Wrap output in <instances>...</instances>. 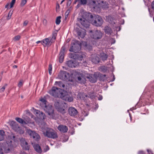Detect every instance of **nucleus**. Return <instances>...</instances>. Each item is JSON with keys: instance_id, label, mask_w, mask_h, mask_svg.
Segmentation results:
<instances>
[{"instance_id": "f257e3e1", "label": "nucleus", "mask_w": 154, "mask_h": 154, "mask_svg": "<svg viewBox=\"0 0 154 154\" xmlns=\"http://www.w3.org/2000/svg\"><path fill=\"white\" fill-rule=\"evenodd\" d=\"M40 127L41 131L45 137L52 139H56L58 137L56 131L53 129L48 127L45 122L42 123Z\"/></svg>"}, {"instance_id": "f03ea898", "label": "nucleus", "mask_w": 154, "mask_h": 154, "mask_svg": "<svg viewBox=\"0 0 154 154\" xmlns=\"http://www.w3.org/2000/svg\"><path fill=\"white\" fill-rule=\"evenodd\" d=\"M86 15L88 16V20L93 25L99 26L103 23L102 18L98 15H95L94 17L90 13H87Z\"/></svg>"}, {"instance_id": "7ed1b4c3", "label": "nucleus", "mask_w": 154, "mask_h": 154, "mask_svg": "<svg viewBox=\"0 0 154 154\" xmlns=\"http://www.w3.org/2000/svg\"><path fill=\"white\" fill-rule=\"evenodd\" d=\"M40 100L42 103V107L45 112L48 113V117L50 119H55L56 117L55 115L54 112L53 107L51 105L47 106L45 99L42 98L40 99Z\"/></svg>"}, {"instance_id": "20e7f679", "label": "nucleus", "mask_w": 154, "mask_h": 154, "mask_svg": "<svg viewBox=\"0 0 154 154\" xmlns=\"http://www.w3.org/2000/svg\"><path fill=\"white\" fill-rule=\"evenodd\" d=\"M12 148V146L11 143L9 144L7 142H4L0 143V148L1 150H0V154H4L3 152L7 153L10 151V149Z\"/></svg>"}, {"instance_id": "39448f33", "label": "nucleus", "mask_w": 154, "mask_h": 154, "mask_svg": "<svg viewBox=\"0 0 154 154\" xmlns=\"http://www.w3.org/2000/svg\"><path fill=\"white\" fill-rule=\"evenodd\" d=\"M72 45L69 51L75 53L78 52L81 48V45L77 42L74 41L72 42Z\"/></svg>"}, {"instance_id": "423d86ee", "label": "nucleus", "mask_w": 154, "mask_h": 154, "mask_svg": "<svg viewBox=\"0 0 154 154\" xmlns=\"http://www.w3.org/2000/svg\"><path fill=\"white\" fill-rule=\"evenodd\" d=\"M62 92L61 89L56 87H53L49 91V93L52 96L55 97H60Z\"/></svg>"}, {"instance_id": "0eeeda50", "label": "nucleus", "mask_w": 154, "mask_h": 154, "mask_svg": "<svg viewBox=\"0 0 154 154\" xmlns=\"http://www.w3.org/2000/svg\"><path fill=\"white\" fill-rule=\"evenodd\" d=\"M12 128L13 129L20 134H23L24 131L19 126L18 124L14 121H12L11 123Z\"/></svg>"}, {"instance_id": "6e6552de", "label": "nucleus", "mask_w": 154, "mask_h": 154, "mask_svg": "<svg viewBox=\"0 0 154 154\" xmlns=\"http://www.w3.org/2000/svg\"><path fill=\"white\" fill-rule=\"evenodd\" d=\"M86 16V18H85L83 17L78 18V21L80 23L81 25L84 27L87 28L90 25L89 20H88V16Z\"/></svg>"}, {"instance_id": "1a4fd4ad", "label": "nucleus", "mask_w": 154, "mask_h": 154, "mask_svg": "<svg viewBox=\"0 0 154 154\" xmlns=\"http://www.w3.org/2000/svg\"><path fill=\"white\" fill-rule=\"evenodd\" d=\"M89 32L92 33L91 37L94 39H99L102 38V33L100 31L96 30L93 32L92 30H90Z\"/></svg>"}, {"instance_id": "9d476101", "label": "nucleus", "mask_w": 154, "mask_h": 154, "mask_svg": "<svg viewBox=\"0 0 154 154\" xmlns=\"http://www.w3.org/2000/svg\"><path fill=\"white\" fill-rule=\"evenodd\" d=\"M20 145L23 149L25 150H29L30 145L27 142V140L24 138H21L20 140Z\"/></svg>"}, {"instance_id": "9b49d317", "label": "nucleus", "mask_w": 154, "mask_h": 154, "mask_svg": "<svg viewBox=\"0 0 154 154\" xmlns=\"http://www.w3.org/2000/svg\"><path fill=\"white\" fill-rule=\"evenodd\" d=\"M54 106L57 110L60 112H63L64 111L62 108V103L59 100H57L55 101Z\"/></svg>"}, {"instance_id": "f8f14e48", "label": "nucleus", "mask_w": 154, "mask_h": 154, "mask_svg": "<svg viewBox=\"0 0 154 154\" xmlns=\"http://www.w3.org/2000/svg\"><path fill=\"white\" fill-rule=\"evenodd\" d=\"M27 133L31 137H32L36 140H38L40 138L39 135L35 131L29 130L27 131Z\"/></svg>"}, {"instance_id": "ddd939ff", "label": "nucleus", "mask_w": 154, "mask_h": 154, "mask_svg": "<svg viewBox=\"0 0 154 154\" xmlns=\"http://www.w3.org/2000/svg\"><path fill=\"white\" fill-rule=\"evenodd\" d=\"M70 57L75 60H82L83 58V56L82 54L80 53L75 54L74 53H71L70 55Z\"/></svg>"}, {"instance_id": "4468645a", "label": "nucleus", "mask_w": 154, "mask_h": 154, "mask_svg": "<svg viewBox=\"0 0 154 154\" xmlns=\"http://www.w3.org/2000/svg\"><path fill=\"white\" fill-rule=\"evenodd\" d=\"M60 97L63 100L69 102L72 101L73 100V98L72 97L70 96L68 94H64L62 92H61Z\"/></svg>"}, {"instance_id": "2eb2a0df", "label": "nucleus", "mask_w": 154, "mask_h": 154, "mask_svg": "<svg viewBox=\"0 0 154 154\" xmlns=\"http://www.w3.org/2000/svg\"><path fill=\"white\" fill-rule=\"evenodd\" d=\"M68 112L69 114L72 116H76L78 113V112L75 108L72 107L69 108Z\"/></svg>"}, {"instance_id": "dca6fc26", "label": "nucleus", "mask_w": 154, "mask_h": 154, "mask_svg": "<svg viewBox=\"0 0 154 154\" xmlns=\"http://www.w3.org/2000/svg\"><path fill=\"white\" fill-rule=\"evenodd\" d=\"M75 30L79 38L80 37L82 38H83L86 34V31L84 29L82 30L79 29H76Z\"/></svg>"}, {"instance_id": "f3484780", "label": "nucleus", "mask_w": 154, "mask_h": 154, "mask_svg": "<svg viewBox=\"0 0 154 154\" xmlns=\"http://www.w3.org/2000/svg\"><path fill=\"white\" fill-rule=\"evenodd\" d=\"M98 0H88V5L91 8L95 9L97 4H99Z\"/></svg>"}, {"instance_id": "a211bd4d", "label": "nucleus", "mask_w": 154, "mask_h": 154, "mask_svg": "<svg viewBox=\"0 0 154 154\" xmlns=\"http://www.w3.org/2000/svg\"><path fill=\"white\" fill-rule=\"evenodd\" d=\"M69 73L66 71H61L58 75V77L61 79L66 80L67 79V75Z\"/></svg>"}, {"instance_id": "6ab92c4d", "label": "nucleus", "mask_w": 154, "mask_h": 154, "mask_svg": "<svg viewBox=\"0 0 154 154\" xmlns=\"http://www.w3.org/2000/svg\"><path fill=\"white\" fill-rule=\"evenodd\" d=\"M57 128L60 132L63 133L67 132L68 130L67 127L62 125H59Z\"/></svg>"}, {"instance_id": "aec40b11", "label": "nucleus", "mask_w": 154, "mask_h": 154, "mask_svg": "<svg viewBox=\"0 0 154 154\" xmlns=\"http://www.w3.org/2000/svg\"><path fill=\"white\" fill-rule=\"evenodd\" d=\"M67 65L69 67L71 68L75 67L78 65L77 62L75 61H73L72 60H70L66 62Z\"/></svg>"}, {"instance_id": "412c9836", "label": "nucleus", "mask_w": 154, "mask_h": 154, "mask_svg": "<svg viewBox=\"0 0 154 154\" xmlns=\"http://www.w3.org/2000/svg\"><path fill=\"white\" fill-rule=\"evenodd\" d=\"M52 39L49 40L48 38H46L42 41V44L45 46H46L47 45L50 46L52 43Z\"/></svg>"}, {"instance_id": "4be33fe9", "label": "nucleus", "mask_w": 154, "mask_h": 154, "mask_svg": "<svg viewBox=\"0 0 154 154\" xmlns=\"http://www.w3.org/2000/svg\"><path fill=\"white\" fill-rule=\"evenodd\" d=\"M86 74L84 75L83 74H81L80 76L77 77V79L78 82L79 83H84L85 81Z\"/></svg>"}, {"instance_id": "5701e85b", "label": "nucleus", "mask_w": 154, "mask_h": 154, "mask_svg": "<svg viewBox=\"0 0 154 154\" xmlns=\"http://www.w3.org/2000/svg\"><path fill=\"white\" fill-rule=\"evenodd\" d=\"M36 114H37L36 116L39 117V118L41 119H44L46 117V116L44 113L41 112L38 110H36Z\"/></svg>"}, {"instance_id": "b1692460", "label": "nucleus", "mask_w": 154, "mask_h": 154, "mask_svg": "<svg viewBox=\"0 0 154 154\" xmlns=\"http://www.w3.org/2000/svg\"><path fill=\"white\" fill-rule=\"evenodd\" d=\"M85 77L88 79L91 82L95 83L97 81L96 79L94 77L93 75H88V74H86Z\"/></svg>"}, {"instance_id": "393cba45", "label": "nucleus", "mask_w": 154, "mask_h": 154, "mask_svg": "<svg viewBox=\"0 0 154 154\" xmlns=\"http://www.w3.org/2000/svg\"><path fill=\"white\" fill-rule=\"evenodd\" d=\"M87 4L88 5H88V1H87V0H79V3H78L76 6V8H78L80 7L81 5H85Z\"/></svg>"}, {"instance_id": "a878e982", "label": "nucleus", "mask_w": 154, "mask_h": 154, "mask_svg": "<svg viewBox=\"0 0 154 154\" xmlns=\"http://www.w3.org/2000/svg\"><path fill=\"white\" fill-rule=\"evenodd\" d=\"M92 62L94 63H97L100 61V59L99 57L97 55H94L92 57Z\"/></svg>"}, {"instance_id": "bb28decb", "label": "nucleus", "mask_w": 154, "mask_h": 154, "mask_svg": "<svg viewBox=\"0 0 154 154\" xmlns=\"http://www.w3.org/2000/svg\"><path fill=\"white\" fill-rule=\"evenodd\" d=\"M33 147L35 150L38 152L41 153L42 152V150L40 146L37 144H35L33 145Z\"/></svg>"}, {"instance_id": "cd10ccee", "label": "nucleus", "mask_w": 154, "mask_h": 154, "mask_svg": "<svg viewBox=\"0 0 154 154\" xmlns=\"http://www.w3.org/2000/svg\"><path fill=\"white\" fill-rule=\"evenodd\" d=\"M24 122H25V125H26L28 123H32L33 124L34 122H32L30 120V118L27 116H26L23 117Z\"/></svg>"}, {"instance_id": "c85d7f7f", "label": "nucleus", "mask_w": 154, "mask_h": 154, "mask_svg": "<svg viewBox=\"0 0 154 154\" xmlns=\"http://www.w3.org/2000/svg\"><path fill=\"white\" fill-rule=\"evenodd\" d=\"M104 30L105 33L108 35H110L112 32L111 28L108 26H106Z\"/></svg>"}, {"instance_id": "c756f323", "label": "nucleus", "mask_w": 154, "mask_h": 154, "mask_svg": "<svg viewBox=\"0 0 154 154\" xmlns=\"http://www.w3.org/2000/svg\"><path fill=\"white\" fill-rule=\"evenodd\" d=\"M100 57L102 60L103 61L106 60L108 57L107 55L103 52L100 53Z\"/></svg>"}, {"instance_id": "7c9ffc66", "label": "nucleus", "mask_w": 154, "mask_h": 154, "mask_svg": "<svg viewBox=\"0 0 154 154\" xmlns=\"http://www.w3.org/2000/svg\"><path fill=\"white\" fill-rule=\"evenodd\" d=\"M15 120L19 123L22 124L23 125H25V122H24V119L19 118H16Z\"/></svg>"}, {"instance_id": "2f4dec72", "label": "nucleus", "mask_w": 154, "mask_h": 154, "mask_svg": "<svg viewBox=\"0 0 154 154\" xmlns=\"http://www.w3.org/2000/svg\"><path fill=\"white\" fill-rule=\"evenodd\" d=\"M55 84L58 85V86L60 88H62L64 89L65 87V85L64 84H63L62 82H55Z\"/></svg>"}, {"instance_id": "473e14b6", "label": "nucleus", "mask_w": 154, "mask_h": 154, "mask_svg": "<svg viewBox=\"0 0 154 154\" xmlns=\"http://www.w3.org/2000/svg\"><path fill=\"white\" fill-rule=\"evenodd\" d=\"M89 97L91 99H94L96 96V94L93 92H89L88 94Z\"/></svg>"}, {"instance_id": "72a5a7b5", "label": "nucleus", "mask_w": 154, "mask_h": 154, "mask_svg": "<svg viewBox=\"0 0 154 154\" xmlns=\"http://www.w3.org/2000/svg\"><path fill=\"white\" fill-rule=\"evenodd\" d=\"M5 132L3 130L0 131V141L3 140L4 138Z\"/></svg>"}, {"instance_id": "f704fd0d", "label": "nucleus", "mask_w": 154, "mask_h": 154, "mask_svg": "<svg viewBox=\"0 0 154 154\" xmlns=\"http://www.w3.org/2000/svg\"><path fill=\"white\" fill-rule=\"evenodd\" d=\"M64 54H59V61L60 63L63 62L64 58Z\"/></svg>"}, {"instance_id": "c9c22d12", "label": "nucleus", "mask_w": 154, "mask_h": 154, "mask_svg": "<svg viewBox=\"0 0 154 154\" xmlns=\"http://www.w3.org/2000/svg\"><path fill=\"white\" fill-rule=\"evenodd\" d=\"M61 17L60 16H58L57 17L56 20V23L57 25H59L60 24L61 22Z\"/></svg>"}, {"instance_id": "e433bc0d", "label": "nucleus", "mask_w": 154, "mask_h": 154, "mask_svg": "<svg viewBox=\"0 0 154 154\" xmlns=\"http://www.w3.org/2000/svg\"><path fill=\"white\" fill-rule=\"evenodd\" d=\"M100 73L99 72H95L93 76L96 79V80H97V79L99 77Z\"/></svg>"}, {"instance_id": "4c0bfd02", "label": "nucleus", "mask_w": 154, "mask_h": 154, "mask_svg": "<svg viewBox=\"0 0 154 154\" xmlns=\"http://www.w3.org/2000/svg\"><path fill=\"white\" fill-rule=\"evenodd\" d=\"M48 71L49 74L51 75L52 73V65L51 64H50L49 65Z\"/></svg>"}, {"instance_id": "58836bf2", "label": "nucleus", "mask_w": 154, "mask_h": 154, "mask_svg": "<svg viewBox=\"0 0 154 154\" xmlns=\"http://www.w3.org/2000/svg\"><path fill=\"white\" fill-rule=\"evenodd\" d=\"M57 33L56 32H54L53 33V36L51 38V39H52V42H54L53 40H54L56 39V36H57Z\"/></svg>"}, {"instance_id": "ea45409f", "label": "nucleus", "mask_w": 154, "mask_h": 154, "mask_svg": "<svg viewBox=\"0 0 154 154\" xmlns=\"http://www.w3.org/2000/svg\"><path fill=\"white\" fill-rule=\"evenodd\" d=\"M65 47L64 46H63L61 48L60 54H64L65 51Z\"/></svg>"}, {"instance_id": "a19ab883", "label": "nucleus", "mask_w": 154, "mask_h": 154, "mask_svg": "<svg viewBox=\"0 0 154 154\" xmlns=\"http://www.w3.org/2000/svg\"><path fill=\"white\" fill-rule=\"evenodd\" d=\"M20 38V36L19 35H17L15 36L13 38V40L14 41H17L19 40Z\"/></svg>"}, {"instance_id": "79ce46f5", "label": "nucleus", "mask_w": 154, "mask_h": 154, "mask_svg": "<svg viewBox=\"0 0 154 154\" xmlns=\"http://www.w3.org/2000/svg\"><path fill=\"white\" fill-rule=\"evenodd\" d=\"M7 86V84H5L2 87L0 88V92H2L4 91L6 86Z\"/></svg>"}, {"instance_id": "37998d69", "label": "nucleus", "mask_w": 154, "mask_h": 154, "mask_svg": "<svg viewBox=\"0 0 154 154\" xmlns=\"http://www.w3.org/2000/svg\"><path fill=\"white\" fill-rule=\"evenodd\" d=\"M27 1V0H22L20 3L21 6H23L26 3Z\"/></svg>"}, {"instance_id": "c03bdc74", "label": "nucleus", "mask_w": 154, "mask_h": 154, "mask_svg": "<svg viewBox=\"0 0 154 154\" xmlns=\"http://www.w3.org/2000/svg\"><path fill=\"white\" fill-rule=\"evenodd\" d=\"M16 0H12L10 4V8H12Z\"/></svg>"}, {"instance_id": "a18cd8bd", "label": "nucleus", "mask_w": 154, "mask_h": 154, "mask_svg": "<svg viewBox=\"0 0 154 154\" xmlns=\"http://www.w3.org/2000/svg\"><path fill=\"white\" fill-rule=\"evenodd\" d=\"M49 149V147L48 146L46 145L45 147L43 149V151L44 152H46Z\"/></svg>"}, {"instance_id": "49530a36", "label": "nucleus", "mask_w": 154, "mask_h": 154, "mask_svg": "<svg viewBox=\"0 0 154 154\" xmlns=\"http://www.w3.org/2000/svg\"><path fill=\"white\" fill-rule=\"evenodd\" d=\"M101 68L102 71L104 72L106 71L107 70L106 67L105 66H102L101 67Z\"/></svg>"}, {"instance_id": "de8ad7c7", "label": "nucleus", "mask_w": 154, "mask_h": 154, "mask_svg": "<svg viewBox=\"0 0 154 154\" xmlns=\"http://www.w3.org/2000/svg\"><path fill=\"white\" fill-rule=\"evenodd\" d=\"M13 14V11H10L8 14V17H9L8 19H9Z\"/></svg>"}, {"instance_id": "09e8293b", "label": "nucleus", "mask_w": 154, "mask_h": 154, "mask_svg": "<svg viewBox=\"0 0 154 154\" xmlns=\"http://www.w3.org/2000/svg\"><path fill=\"white\" fill-rule=\"evenodd\" d=\"M69 11H66L65 13V19H66L68 17V16L69 14Z\"/></svg>"}, {"instance_id": "8fccbe9b", "label": "nucleus", "mask_w": 154, "mask_h": 154, "mask_svg": "<svg viewBox=\"0 0 154 154\" xmlns=\"http://www.w3.org/2000/svg\"><path fill=\"white\" fill-rule=\"evenodd\" d=\"M28 23V21L27 20H25L23 23V26H26Z\"/></svg>"}, {"instance_id": "3c124183", "label": "nucleus", "mask_w": 154, "mask_h": 154, "mask_svg": "<svg viewBox=\"0 0 154 154\" xmlns=\"http://www.w3.org/2000/svg\"><path fill=\"white\" fill-rule=\"evenodd\" d=\"M83 95V94L81 93H79L78 95V97H79L80 99H82L81 96Z\"/></svg>"}, {"instance_id": "603ef678", "label": "nucleus", "mask_w": 154, "mask_h": 154, "mask_svg": "<svg viewBox=\"0 0 154 154\" xmlns=\"http://www.w3.org/2000/svg\"><path fill=\"white\" fill-rule=\"evenodd\" d=\"M23 85V83L21 81H20L18 84V86L19 87H21Z\"/></svg>"}, {"instance_id": "864d4df0", "label": "nucleus", "mask_w": 154, "mask_h": 154, "mask_svg": "<svg viewBox=\"0 0 154 154\" xmlns=\"http://www.w3.org/2000/svg\"><path fill=\"white\" fill-rule=\"evenodd\" d=\"M43 23L44 25H46L47 24V20L46 19H44L43 20Z\"/></svg>"}, {"instance_id": "5fc2aeb1", "label": "nucleus", "mask_w": 154, "mask_h": 154, "mask_svg": "<svg viewBox=\"0 0 154 154\" xmlns=\"http://www.w3.org/2000/svg\"><path fill=\"white\" fill-rule=\"evenodd\" d=\"M103 99V97L102 95H99L98 97V99L99 100H101Z\"/></svg>"}, {"instance_id": "6e6d98bb", "label": "nucleus", "mask_w": 154, "mask_h": 154, "mask_svg": "<svg viewBox=\"0 0 154 154\" xmlns=\"http://www.w3.org/2000/svg\"><path fill=\"white\" fill-rule=\"evenodd\" d=\"M152 8L154 10V1L152 2L151 4Z\"/></svg>"}, {"instance_id": "4d7b16f0", "label": "nucleus", "mask_w": 154, "mask_h": 154, "mask_svg": "<svg viewBox=\"0 0 154 154\" xmlns=\"http://www.w3.org/2000/svg\"><path fill=\"white\" fill-rule=\"evenodd\" d=\"M148 152L149 153V154H153L152 152L150 150L148 149L147 150Z\"/></svg>"}, {"instance_id": "13d9d810", "label": "nucleus", "mask_w": 154, "mask_h": 154, "mask_svg": "<svg viewBox=\"0 0 154 154\" xmlns=\"http://www.w3.org/2000/svg\"><path fill=\"white\" fill-rule=\"evenodd\" d=\"M79 0H75L73 2V4H75L77 2H78V3H79Z\"/></svg>"}, {"instance_id": "bf43d9fd", "label": "nucleus", "mask_w": 154, "mask_h": 154, "mask_svg": "<svg viewBox=\"0 0 154 154\" xmlns=\"http://www.w3.org/2000/svg\"><path fill=\"white\" fill-rule=\"evenodd\" d=\"M9 4L8 3H7L5 6V8H8V6H9Z\"/></svg>"}, {"instance_id": "052dcab7", "label": "nucleus", "mask_w": 154, "mask_h": 154, "mask_svg": "<svg viewBox=\"0 0 154 154\" xmlns=\"http://www.w3.org/2000/svg\"><path fill=\"white\" fill-rule=\"evenodd\" d=\"M42 42V41H37L36 42V43L37 44H38L39 43H40V42Z\"/></svg>"}, {"instance_id": "680f3d73", "label": "nucleus", "mask_w": 154, "mask_h": 154, "mask_svg": "<svg viewBox=\"0 0 154 154\" xmlns=\"http://www.w3.org/2000/svg\"><path fill=\"white\" fill-rule=\"evenodd\" d=\"M102 8H108V6H107V5H106V6H102Z\"/></svg>"}, {"instance_id": "e2e57ef3", "label": "nucleus", "mask_w": 154, "mask_h": 154, "mask_svg": "<svg viewBox=\"0 0 154 154\" xmlns=\"http://www.w3.org/2000/svg\"><path fill=\"white\" fill-rule=\"evenodd\" d=\"M17 66H16V65H14V66H13V67L14 68H17Z\"/></svg>"}, {"instance_id": "0e129e2a", "label": "nucleus", "mask_w": 154, "mask_h": 154, "mask_svg": "<svg viewBox=\"0 0 154 154\" xmlns=\"http://www.w3.org/2000/svg\"><path fill=\"white\" fill-rule=\"evenodd\" d=\"M113 79H114V80H113V81H114V80H115V77H114V75H113Z\"/></svg>"}, {"instance_id": "69168bd1", "label": "nucleus", "mask_w": 154, "mask_h": 154, "mask_svg": "<svg viewBox=\"0 0 154 154\" xmlns=\"http://www.w3.org/2000/svg\"><path fill=\"white\" fill-rule=\"evenodd\" d=\"M13 137L14 138H15V136H13Z\"/></svg>"}, {"instance_id": "338daca9", "label": "nucleus", "mask_w": 154, "mask_h": 154, "mask_svg": "<svg viewBox=\"0 0 154 154\" xmlns=\"http://www.w3.org/2000/svg\"><path fill=\"white\" fill-rule=\"evenodd\" d=\"M149 12L150 14V15H151V13H150V10H149Z\"/></svg>"}, {"instance_id": "774afa93", "label": "nucleus", "mask_w": 154, "mask_h": 154, "mask_svg": "<svg viewBox=\"0 0 154 154\" xmlns=\"http://www.w3.org/2000/svg\"><path fill=\"white\" fill-rule=\"evenodd\" d=\"M142 152H141V151L140 152H139V153H141Z\"/></svg>"}]
</instances>
